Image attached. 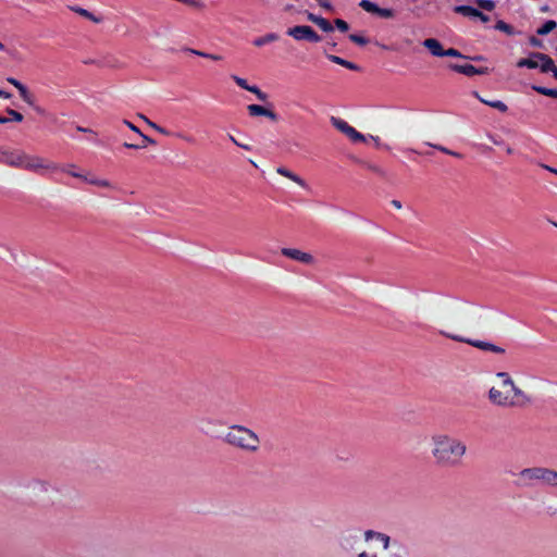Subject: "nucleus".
<instances>
[{"label": "nucleus", "mask_w": 557, "mask_h": 557, "mask_svg": "<svg viewBox=\"0 0 557 557\" xmlns=\"http://www.w3.org/2000/svg\"><path fill=\"white\" fill-rule=\"evenodd\" d=\"M444 57L463 58V55L455 48L444 50Z\"/></svg>", "instance_id": "nucleus-42"}, {"label": "nucleus", "mask_w": 557, "mask_h": 557, "mask_svg": "<svg viewBox=\"0 0 557 557\" xmlns=\"http://www.w3.org/2000/svg\"><path fill=\"white\" fill-rule=\"evenodd\" d=\"M529 42L531 46L533 47H537V48H542L543 47V42L541 39L536 38L535 36H531L529 38Z\"/></svg>", "instance_id": "nucleus-43"}, {"label": "nucleus", "mask_w": 557, "mask_h": 557, "mask_svg": "<svg viewBox=\"0 0 557 557\" xmlns=\"http://www.w3.org/2000/svg\"><path fill=\"white\" fill-rule=\"evenodd\" d=\"M84 181L91 185L103 187V188L112 187L111 183L108 180L88 178L87 176H85Z\"/></svg>", "instance_id": "nucleus-31"}, {"label": "nucleus", "mask_w": 557, "mask_h": 557, "mask_svg": "<svg viewBox=\"0 0 557 557\" xmlns=\"http://www.w3.org/2000/svg\"><path fill=\"white\" fill-rule=\"evenodd\" d=\"M432 147H434L435 149L442 151L443 153H446V154H449V156H453L455 158H462V154L457 152V151H453L444 146H441V145H431Z\"/></svg>", "instance_id": "nucleus-38"}, {"label": "nucleus", "mask_w": 557, "mask_h": 557, "mask_svg": "<svg viewBox=\"0 0 557 557\" xmlns=\"http://www.w3.org/2000/svg\"><path fill=\"white\" fill-rule=\"evenodd\" d=\"M237 147H240V148H243L245 150H248V151L251 150V146L245 145V144H242V143L237 144Z\"/></svg>", "instance_id": "nucleus-59"}, {"label": "nucleus", "mask_w": 557, "mask_h": 557, "mask_svg": "<svg viewBox=\"0 0 557 557\" xmlns=\"http://www.w3.org/2000/svg\"><path fill=\"white\" fill-rule=\"evenodd\" d=\"M233 81L243 89L247 90L248 91V88H250L251 86L248 85L247 81L239 77V76H233Z\"/></svg>", "instance_id": "nucleus-41"}, {"label": "nucleus", "mask_w": 557, "mask_h": 557, "mask_svg": "<svg viewBox=\"0 0 557 557\" xmlns=\"http://www.w3.org/2000/svg\"><path fill=\"white\" fill-rule=\"evenodd\" d=\"M247 111L250 116H267L268 119H270L273 122L278 121V115L274 111L269 110L259 104H249L247 107Z\"/></svg>", "instance_id": "nucleus-13"}, {"label": "nucleus", "mask_w": 557, "mask_h": 557, "mask_svg": "<svg viewBox=\"0 0 557 557\" xmlns=\"http://www.w3.org/2000/svg\"><path fill=\"white\" fill-rule=\"evenodd\" d=\"M281 253L289 259H293L305 264H310L314 260L312 255L304 252L296 248H282Z\"/></svg>", "instance_id": "nucleus-10"}, {"label": "nucleus", "mask_w": 557, "mask_h": 557, "mask_svg": "<svg viewBox=\"0 0 557 557\" xmlns=\"http://www.w3.org/2000/svg\"><path fill=\"white\" fill-rule=\"evenodd\" d=\"M175 136H176V137H178V138L184 139V140H186V141H188V143H193V139H191L190 137L185 136V135H183V134H180V133H178V134H176Z\"/></svg>", "instance_id": "nucleus-56"}, {"label": "nucleus", "mask_w": 557, "mask_h": 557, "mask_svg": "<svg viewBox=\"0 0 557 557\" xmlns=\"http://www.w3.org/2000/svg\"><path fill=\"white\" fill-rule=\"evenodd\" d=\"M7 113L11 116L10 120L15 121V122H22L24 119L22 113L15 111L13 109H10V108L7 109Z\"/></svg>", "instance_id": "nucleus-39"}, {"label": "nucleus", "mask_w": 557, "mask_h": 557, "mask_svg": "<svg viewBox=\"0 0 557 557\" xmlns=\"http://www.w3.org/2000/svg\"><path fill=\"white\" fill-rule=\"evenodd\" d=\"M440 334L447 338H450L453 341L459 342V343H467V344H469L475 348H479L481 350H484V351H492L494 354H504L505 352L504 348L496 346L488 342H483V341H478V339H468L460 335L451 334V333H448L445 331H440Z\"/></svg>", "instance_id": "nucleus-4"}, {"label": "nucleus", "mask_w": 557, "mask_h": 557, "mask_svg": "<svg viewBox=\"0 0 557 557\" xmlns=\"http://www.w3.org/2000/svg\"><path fill=\"white\" fill-rule=\"evenodd\" d=\"M71 10L88 20H91L95 23L100 22V20L98 17H96L91 12L87 11L86 9H83L79 7H73V8H71Z\"/></svg>", "instance_id": "nucleus-28"}, {"label": "nucleus", "mask_w": 557, "mask_h": 557, "mask_svg": "<svg viewBox=\"0 0 557 557\" xmlns=\"http://www.w3.org/2000/svg\"><path fill=\"white\" fill-rule=\"evenodd\" d=\"M369 169L377 174H383L382 170L376 165H369Z\"/></svg>", "instance_id": "nucleus-55"}, {"label": "nucleus", "mask_w": 557, "mask_h": 557, "mask_svg": "<svg viewBox=\"0 0 557 557\" xmlns=\"http://www.w3.org/2000/svg\"><path fill=\"white\" fill-rule=\"evenodd\" d=\"M556 27L557 23L553 20H548L540 28H537L536 34L540 36H545L553 32Z\"/></svg>", "instance_id": "nucleus-25"}, {"label": "nucleus", "mask_w": 557, "mask_h": 557, "mask_svg": "<svg viewBox=\"0 0 557 557\" xmlns=\"http://www.w3.org/2000/svg\"><path fill=\"white\" fill-rule=\"evenodd\" d=\"M326 58L331 62H333L335 64H338V65H342V66H344V67H346V69H348L350 71H359L360 70V67L356 63L347 61V60H345V59H343L341 57H337V55H334V54H327Z\"/></svg>", "instance_id": "nucleus-20"}, {"label": "nucleus", "mask_w": 557, "mask_h": 557, "mask_svg": "<svg viewBox=\"0 0 557 557\" xmlns=\"http://www.w3.org/2000/svg\"><path fill=\"white\" fill-rule=\"evenodd\" d=\"M123 146L127 149H141L146 147L145 145H136L131 143H124Z\"/></svg>", "instance_id": "nucleus-46"}, {"label": "nucleus", "mask_w": 557, "mask_h": 557, "mask_svg": "<svg viewBox=\"0 0 557 557\" xmlns=\"http://www.w3.org/2000/svg\"><path fill=\"white\" fill-rule=\"evenodd\" d=\"M554 70H555V71H554V73H553V76L557 79V67H556V69H554Z\"/></svg>", "instance_id": "nucleus-64"}, {"label": "nucleus", "mask_w": 557, "mask_h": 557, "mask_svg": "<svg viewBox=\"0 0 557 557\" xmlns=\"http://www.w3.org/2000/svg\"><path fill=\"white\" fill-rule=\"evenodd\" d=\"M124 124H126L133 132L138 133L140 135L141 131L137 126H135L133 123L125 120Z\"/></svg>", "instance_id": "nucleus-48"}, {"label": "nucleus", "mask_w": 557, "mask_h": 557, "mask_svg": "<svg viewBox=\"0 0 557 557\" xmlns=\"http://www.w3.org/2000/svg\"><path fill=\"white\" fill-rule=\"evenodd\" d=\"M278 38H280V37H278V35H277V34H275V33H269V34H267V35H264V36H261V37L256 38V39L253 40V45H255L256 47H262V46H264V45H268V44H270V42H273V41L278 40Z\"/></svg>", "instance_id": "nucleus-22"}, {"label": "nucleus", "mask_w": 557, "mask_h": 557, "mask_svg": "<svg viewBox=\"0 0 557 557\" xmlns=\"http://www.w3.org/2000/svg\"><path fill=\"white\" fill-rule=\"evenodd\" d=\"M286 34L296 40H307L309 42L321 41V36L308 25H297L287 29Z\"/></svg>", "instance_id": "nucleus-5"}, {"label": "nucleus", "mask_w": 557, "mask_h": 557, "mask_svg": "<svg viewBox=\"0 0 557 557\" xmlns=\"http://www.w3.org/2000/svg\"><path fill=\"white\" fill-rule=\"evenodd\" d=\"M488 400L498 407H517L519 401L515 397H510L507 393L502 392L496 387H491L488 391Z\"/></svg>", "instance_id": "nucleus-9"}, {"label": "nucleus", "mask_w": 557, "mask_h": 557, "mask_svg": "<svg viewBox=\"0 0 557 557\" xmlns=\"http://www.w3.org/2000/svg\"><path fill=\"white\" fill-rule=\"evenodd\" d=\"M473 95L484 104L494 108L503 113L507 112L508 107L506 103H504L500 100H493V101H484V98H482L479 92L474 91Z\"/></svg>", "instance_id": "nucleus-21"}, {"label": "nucleus", "mask_w": 557, "mask_h": 557, "mask_svg": "<svg viewBox=\"0 0 557 557\" xmlns=\"http://www.w3.org/2000/svg\"><path fill=\"white\" fill-rule=\"evenodd\" d=\"M58 168L59 164L57 163L46 162V160L41 157L27 154L24 170L42 173L44 171H57Z\"/></svg>", "instance_id": "nucleus-8"}, {"label": "nucleus", "mask_w": 557, "mask_h": 557, "mask_svg": "<svg viewBox=\"0 0 557 557\" xmlns=\"http://www.w3.org/2000/svg\"><path fill=\"white\" fill-rule=\"evenodd\" d=\"M318 3L324 8V9H327V10H331L332 5L331 3L327 1V0H317Z\"/></svg>", "instance_id": "nucleus-50"}, {"label": "nucleus", "mask_w": 557, "mask_h": 557, "mask_svg": "<svg viewBox=\"0 0 557 557\" xmlns=\"http://www.w3.org/2000/svg\"><path fill=\"white\" fill-rule=\"evenodd\" d=\"M392 206L395 207L396 209H400L401 208V202L399 200H392Z\"/></svg>", "instance_id": "nucleus-58"}, {"label": "nucleus", "mask_w": 557, "mask_h": 557, "mask_svg": "<svg viewBox=\"0 0 557 557\" xmlns=\"http://www.w3.org/2000/svg\"><path fill=\"white\" fill-rule=\"evenodd\" d=\"M358 557H377L376 555L369 556L366 552H361L358 554Z\"/></svg>", "instance_id": "nucleus-60"}, {"label": "nucleus", "mask_w": 557, "mask_h": 557, "mask_svg": "<svg viewBox=\"0 0 557 557\" xmlns=\"http://www.w3.org/2000/svg\"><path fill=\"white\" fill-rule=\"evenodd\" d=\"M423 46L430 50L435 57H444V49L441 42L435 38H428L423 41Z\"/></svg>", "instance_id": "nucleus-18"}, {"label": "nucleus", "mask_w": 557, "mask_h": 557, "mask_svg": "<svg viewBox=\"0 0 557 557\" xmlns=\"http://www.w3.org/2000/svg\"><path fill=\"white\" fill-rule=\"evenodd\" d=\"M375 14L383 18H392L395 15L394 10L386 9V8H380L379 5H377V10L375 11Z\"/></svg>", "instance_id": "nucleus-34"}, {"label": "nucleus", "mask_w": 557, "mask_h": 557, "mask_svg": "<svg viewBox=\"0 0 557 557\" xmlns=\"http://www.w3.org/2000/svg\"><path fill=\"white\" fill-rule=\"evenodd\" d=\"M495 29H497L499 32H503V33H505V34H507L509 36H512V35L516 34L515 28L510 24H508V23H506V22H504L502 20L496 22Z\"/></svg>", "instance_id": "nucleus-26"}, {"label": "nucleus", "mask_w": 557, "mask_h": 557, "mask_svg": "<svg viewBox=\"0 0 557 557\" xmlns=\"http://www.w3.org/2000/svg\"><path fill=\"white\" fill-rule=\"evenodd\" d=\"M473 2L482 10L493 11L495 9L493 0H473Z\"/></svg>", "instance_id": "nucleus-32"}, {"label": "nucleus", "mask_w": 557, "mask_h": 557, "mask_svg": "<svg viewBox=\"0 0 557 557\" xmlns=\"http://www.w3.org/2000/svg\"><path fill=\"white\" fill-rule=\"evenodd\" d=\"M408 553L404 545L400 543L394 542L392 545V550L388 553L387 557H407Z\"/></svg>", "instance_id": "nucleus-24"}, {"label": "nucleus", "mask_w": 557, "mask_h": 557, "mask_svg": "<svg viewBox=\"0 0 557 557\" xmlns=\"http://www.w3.org/2000/svg\"><path fill=\"white\" fill-rule=\"evenodd\" d=\"M334 24L335 26L337 27L338 30L345 33L349 29V25L346 21L342 20V18H336L334 21Z\"/></svg>", "instance_id": "nucleus-40"}, {"label": "nucleus", "mask_w": 557, "mask_h": 557, "mask_svg": "<svg viewBox=\"0 0 557 557\" xmlns=\"http://www.w3.org/2000/svg\"><path fill=\"white\" fill-rule=\"evenodd\" d=\"M276 173L295 182L302 188H308L307 183L299 175L295 174L294 172L289 171L288 169H286L284 166H278L276 169Z\"/></svg>", "instance_id": "nucleus-17"}, {"label": "nucleus", "mask_w": 557, "mask_h": 557, "mask_svg": "<svg viewBox=\"0 0 557 557\" xmlns=\"http://www.w3.org/2000/svg\"><path fill=\"white\" fill-rule=\"evenodd\" d=\"M450 69L457 73L463 74L466 76H474L484 74V69H478L473 66L472 64L466 63V64H450Z\"/></svg>", "instance_id": "nucleus-15"}, {"label": "nucleus", "mask_w": 557, "mask_h": 557, "mask_svg": "<svg viewBox=\"0 0 557 557\" xmlns=\"http://www.w3.org/2000/svg\"><path fill=\"white\" fill-rule=\"evenodd\" d=\"M248 91L255 94L260 101H267L268 95L263 92L258 86H251Z\"/></svg>", "instance_id": "nucleus-37"}, {"label": "nucleus", "mask_w": 557, "mask_h": 557, "mask_svg": "<svg viewBox=\"0 0 557 557\" xmlns=\"http://www.w3.org/2000/svg\"><path fill=\"white\" fill-rule=\"evenodd\" d=\"M454 11L463 16L476 17L482 23H487L490 21V17L486 14L471 5H457L455 7Z\"/></svg>", "instance_id": "nucleus-11"}, {"label": "nucleus", "mask_w": 557, "mask_h": 557, "mask_svg": "<svg viewBox=\"0 0 557 557\" xmlns=\"http://www.w3.org/2000/svg\"><path fill=\"white\" fill-rule=\"evenodd\" d=\"M360 537L357 531H347L341 539V546L345 550H354Z\"/></svg>", "instance_id": "nucleus-16"}, {"label": "nucleus", "mask_w": 557, "mask_h": 557, "mask_svg": "<svg viewBox=\"0 0 557 557\" xmlns=\"http://www.w3.org/2000/svg\"><path fill=\"white\" fill-rule=\"evenodd\" d=\"M157 132L162 134V135H165V136H170L171 135V133L166 128L161 127V126H159Z\"/></svg>", "instance_id": "nucleus-51"}, {"label": "nucleus", "mask_w": 557, "mask_h": 557, "mask_svg": "<svg viewBox=\"0 0 557 557\" xmlns=\"http://www.w3.org/2000/svg\"><path fill=\"white\" fill-rule=\"evenodd\" d=\"M307 18H308V21L317 24L323 32L329 33V32L333 30L332 24L326 18H324L322 16H318V15L309 12L307 14Z\"/></svg>", "instance_id": "nucleus-19"}, {"label": "nucleus", "mask_w": 557, "mask_h": 557, "mask_svg": "<svg viewBox=\"0 0 557 557\" xmlns=\"http://www.w3.org/2000/svg\"><path fill=\"white\" fill-rule=\"evenodd\" d=\"M26 153L25 152H9L3 154V163L9 166L25 169L26 163Z\"/></svg>", "instance_id": "nucleus-12"}, {"label": "nucleus", "mask_w": 557, "mask_h": 557, "mask_svg": "<svg viewBox=\"0 0 557 557\" xmlns=\"http://www.w3.org/2000/svg\"><path fill=\"white\" fill-rule=\"evenodd\" d=\"M11 97L12 95L10 92L0 89V98L9 99Z\"/></svg>", "instance_id": "nucleus-54"}, {"label": "nucleus", "mask_w": 557, "mask_h": 557, "mask_svg": "<svg viewBox=\"0 0 557 557\" xmlns=\"http://www.w3.org/2000/svg\"><path fill=\"white\" fill-rule=\"evenodd\" d=\"M9 119L0 115V124L8 123Z\"/></svg>", "instance_id": "nucleus-62"}, {"label": "nucleus", "mask_w": 557, "mask_h": 557, "mask_svg": "<svg viewBox=\"0 0 557 557\" xmlns=\"http://www.w3.org/2000/svg\"><path fill=\"white\" fill-rule=\"evenodd\" d=\"M331 123L337 131L346 135L352 143H360L366 140L364 136L355 127L349 125L345 120L332 116Z\"/></svg>", "instance_id": "nucleus-7"}, {"label": "nucleus", "mask_w": 557, "mask_h": 557, "mask_svg": "<svg viewBox=\"0 0 557 557\" xmlns=\"http://www.w3.org/2000/svg\"><path fill=\"white\" fill-rule=\"evenodd\" d=\"M223 441L227 445L249 454L258 453L261 446V441L258 434L253 430L242 424H232L228 426Z\"/></svg>", "instance_id": "nucleus-2"}, {"label": "nucleus", "mask_w": 557, "mask_h": 557, "mask_svg": "<svg viewBox=\"0 0 557 557\" xmlns=\"http://www.w3.org/2000/svg\"><path fill=\"white\" fill-rule=\"evenodd\" d=\"M359 7L362 8L364 11L373 14H375V11L377 10V5L371 2L370 0H361Z\"/></svg>", "instance_id": "nucleus-33"}, {"label": "nucleus", "mask_w": 557, "mask_h": 557, "mask_svg": "<svg viewBox=\"0 0 557 557\" xmlns=\"http://www.w3.org/2000/svg\"><path fill=\"white\" fill-rule=\"evenodd\" d=\"M532 88L540 95L552 97V98H557V89L547 88V87H543V86H533Z\"/></svg>", "instance_id": "nucleus-29"}, {"label": "nucleus", "mask_w": 557, "mask_h": 557, "mask_svg": "<svg viewBox=\"0 0 557 557\" xmlns=\"http://www.w3.org/2000/svg\"><path fill=\"white\" fill-rule=\"evenodd\" d=\"M17 90H18L20 97L23 99V101L33 106V96L30 95V92L28 91L26 86L22 84V85L17 86Z\"/></svg>", "instance_id": "nucleus-30"}, {"label": "nucleus", "mask_w": 557, "mask_h": 557, "mask_svg": "<svg viewBox=\"0 0 557 557\" xmlns=\"http://www.w3.org/2000/svg\"><path fill=\"white\" fill-rule=\"evenodd\" d=\"M519 480L522 485L532 486L542 483L548 486H557V472L547 468H527L520 471Z\"/></svg>", "instance_id": "nucleus-3"}, {"label": "nucleus", "mask_w": 557, "mask_h": 557, "mask_svg": "<svg viewBox=\"0 0 557 557\" xmlns=\"http://www.w3.org/2000/svg\"><path fill=\"white\" fill-rule=\"evenodd\" d=\"M349 39L350 41L359 46H366L369 42L368 38L358 34H350Z\"/></svg>", "instance_id": "nucleus-36"}, {"label": "nucleus", "mask_w": 557, "mask_h": 557, "mask_svg": "<svg viewBox=\"0 0 557 557\" xmlns=\"http://www.w3.org/2000/svg\"><path fill=\"white\" fill-rule=\"evenodd\" d=\"M544 168H545L546 170H548V171H550V172H553V173L557 174V170H556V169H553V168L547 166V165H545Z\"/></svg>", "instance_id": "nucleus-63"}, {"label": "nucleus", "mask_w": 557, "mask_h": 557, "mask_svg": "<svg viewBox=\"0 0 557 557\" xmlns=\"http://www.w3.org/2000/svg\"><path fill=\"white\" fill-rule=\"evenodd\" d=\"M145 121L147 122V124H148L151 128H153V129L158 131V128H159V126H160V125L156 124L154 122H151V121H150V120H148V119H145Z\"/></svg>", "instance_id": "nucleus-52"}, {"label": "nucleus", "mask_w": 557, "mask_h": 557, "mask_svg": "<svg viewBox=\"0 0 557 557\" xmlns=\"http://www.w3.org/2000/svg\"><path fill=\"white\" fill-rule=\"evenodd\" d=\"M532 55L540 61L539 67L542 73H554V69H556V66L553 59L549 55L542 52H532Z\"/></svg>", "instance_id": "nucleus-14"}, {"label": "nucleus", "mask_w": 557, "mask_h": 557, "mask_svg": "<svg viewBox=\"0 0 557 557\" xmlns=\"http://www.w3.org/2000/svg\"><path fill=\"white\" fill-rule=\"evenodd\" d=\"M540 64V61L532 55V52L530 53L529 58L520 59L517 62L518 67H527V69H537Z\"/></svg>", "instance_id": "nucleus-23"}, {"label": "nucleus", "mask_w": 557, "mask_h": 557, "mask_svg": "<svg viewBox=\"0 0 557 557\" xmlns=\"http://www.w3.org/2000/svg\"><path fill=\"white\" fill-rule=\"evenodd\" d=\"M77 131L78 132H83V133H91V134H94L92 129L86 128V127H82V126H77Z\"/></svg>", "instance_id": "nucleus-57"}, {"label": "nucleus", "mask_w": 557, "mask_h": 557, "mask_svg": "<svg viewBox=\"0 0 557 557\" xmlns=\"http://www.w3.org/2000/svg\"><path fill=\"white\" fill-rule=\"evenodd\" d=\"M228 138H230V140H231L234 145H236V146H237V144H239V141H238L234 136L228 135Z\"/></svg>", "instance_id": "nucleus-61"}, {"label": "nucleus", "mask_w": 557, "mask_h": 557, "mask_svg": "<svg viewBox=\"0 0 557 557\" xmlns=\"http://www.w3.org/2000/svg\"><path fill=\"white\" fill-rule=\"evenodd\" d=\"M140 136H141V138H143V140L145 143L144 144L145 146H146V144H150V145H154L156 144V141L152 138H150L149 136H147V135L140 133Z\"/></svg>", "instance_id": "nucleus-47"}, {"label": "nucleus", "mask_w": 557, "mask_h": 557, "mask_svg": "<svg viewBox=\"0 0 557 557\" xmlns=\"http://www.w3.org/2000/svg\"><path fill=\"white\" fill-rule=\"evenodd\" d=\"M382 536H383L384 539H387V541H385V540H379V541H380V542H381V544L383 545V548H384V549H387V548L389 547V545H391V537H389L387 534H385V533H382Z\"/></svg>", "instance_id": "nucleus-45"}, {"label": "nucleus", "mask_w": 557, "mask_h": 557, "mask_svg": "<svg viewBox=\"0 0 557 557\" xmlns=\"http://www.w3.org/2000/svg\"><path fill=\"white\" fill-rule=\"evenodd\" d=\"M432 456L442 468H454L461 463L467 453V445L461 440L448 434L432 436Z\"/></svg>", "instance_id": "nucleus-1"}, {"label": "nucleus", "mask_w": 557, "mask_h": 557, "mask_svg": "<svg viewBox=\"0 0 557 557\" xmlns=\"http://www.w3.org/2000/svg\"><path fill=\"white\" fill-rule=\"evenodd\" d=\"M497 377L502 379L503 388L510 387L512 392L511 397H515V399L519 401V405L517 407L530 403V397L515 384V382L507 372H498Z\"/></svg>", "instance_id": "nucleus-6"}, {"label": "nucleus", "mask_w": 557, "mask_h": 557, "mask_svg": "<svg viewBox=\"0 0 557 557\" xmlns=\"http://www.w3.org/2000/svg\"><path fill=\"white\" fill-rule=\"evenodd\" d=\"M7 81L11 85H13L16 89H17V86L22 85V83L14 77H8Z\"/></svg>", "instance_id": "nucleus-49"}, {"label": "nucleus", "mask_w": 557, "mask_h": 557, "mask_svg": "<svg viewBox=\"0 0 557 557\" xmlns=\"http://www.w3.org/2000/svg\"><path fill=\"white\" fill-rule=\"evenodd\" d=\"M186 51H188L189 53L196 54L198 57H202V58H208L209 57V53H207V52L195 50V49H190V48L186 49Z\"/></svg>", "instance_id": "nucleus-44"}, {"label": "nucleus", "mask_w": 557, "mask_h": 557, "mask_svg": "<svg viewBox=\"0 0 557 557\" xmlns=\"http://www.w3.org/2000/svg\"><path fill=\"white\" fill-rule=\"evenodd\" d=\"M76 165L75 164H65V165H59L58 170L70 174L73 177L82 178L84 180V175L75 171Z\"/></svg>", "instance_id": "nucleus-27"}, {"label": "nucleus", "mask_w": 557, "mask_h": 557, "mask_svg": "<svg viewBox=\"0 0 557 557\" xmlns=\"http://www.w3.org/2000/svg\"><path fill=\"white\" fill-rule=\"evenodd\" d=\"M207 59H210V60H213V61H220V60H222V57L219 55V54L209 53V57Z\"/></svg>", "instance_id": "nucleus-53"}, {"label": "nucleus", "mask_w": 557, "mask_h": 557, "mask_svg": "<svg viewBox=\"0 0 557 557\" xmlns=\"http://www.w3.org/2000/svg\"><path fill=\"white\" fill-rule=\"evenodd\" d=\"M364 536V540L368 542L370 540H384V537L382 536V533L381 532H377V531H373V530H368L364 532L363 534ZM385 541H387V539H385Z\"/></svg>", "instance_id": "nucleus-35"}]
</instances>
